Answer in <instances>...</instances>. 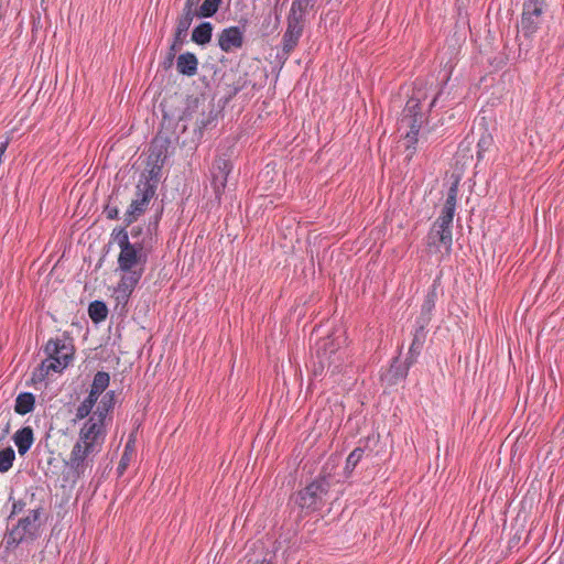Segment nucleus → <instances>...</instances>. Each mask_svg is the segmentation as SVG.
<instances>
[{
	"mask_svg": "<svg viewBox=\"0 0 564 564\" xmlns=\"http://www.w3.org/2000/svg\"><path fill=\"white\" fill-rule=\"evenodd\" d=\"M128 227H116L111 232V239L120 248L118 254V268L123 272L118 291L127 301L140 282L148 262V243L142 240L131 241L127 231Z\"/></svg>",
	"mask_w": 564,
	"mask_h": 564,
	"instance_id": "1",
	"label": "nucleus"
},
{
	"mask_svg": "<svg viewBox=\"0 0 564 564\" xmlns=\"http://www.w3.org/2000/svg\"><path fill=\"white\" fill-rule=\"evenodd\" d=\"M113 405V390H89L88 397L77 406L75 413V420H83L90 415L79 431L78 440L82 443L99 451L106 437L105 421Z\"/></svg>",
	"mask_w": 564,
	"mask_h": 564,
	"instance_id": "2",
	"label": "nucleus"
},
{
	"mask_svg": "<svg viewBox=\"0 0 564 564\" xmlns=\"http://www.w3.org/2000/svg\"><path fill=\"white\" fill-rule=\"evenodd\" d=\"M46 358L56 366L57 370L65 369L74 359V339L67 334L51 338L44 346Z\"/></svg>",
	"mask_w": 564,
	"mask_h": 564,
	"instance_id": "3",
	"label": "nucleus"
},
{
	"mask_svg": "<svg viewBox=\"0 0 564 564\" xmlns=\"http://www.w3.org/2000/svg\"><path fill=\"white\" fill-rule=\"evenodd\" d=\"M547 8L545 0H524L520 28L523 36H533L542 25L543 14Z\"/></svg>",
	"mask_w": 564,
	"mask_h": 564,
	"instance_id": "4",
	"label": "nucleus"
},
{
	"mask_svg": "<svg viewBox=\"0 0 564 564\" xmlns=\"http://www.w3.org/2000/svg\"><path fill=\"white\" fill-rule=\"evenodd\" d=\"M155 193V185H149L148 182H138L135 197L131 200L130 206L123 215V227L131 226L147 212Z\"/></svg>",
	"mask_w": 564,
	"mask_h": 564,
	"instance_id": "5",
	"label": "nucleus"
},
{
	"mask_svg": "<svg viewBox=\"0 0 564 564\" xmlns=\"http://www.w3.org/2000/svg\"><path fill=\"white\" fill-rule=\"evenodd\" d=\"M110 377L108 372L97 371L94 359H86L78 366V375L72 382L74 388H108Z\"/></svg>",
	"mask_w": 564,
	"mask_h": 564,
	"instance_id": "6",
	"label": "nucleus"
},
{
	"mask_svg": "<svg viewBox=\"0 0 564 564\" xmlns=\"http://www.w3.org/2000/svg\"><path fill=\"white\" fill-rule=\"evenodd\" d=\"M427 97L426 90L423 87L415 86L412 96L405 104L402 111V122H405L410 129H421L424 121H426V113L422 111V101Z\"/></svg>",
	"mask_w": 564,
	"mask_h": 564,
	"instance_id": "7",
	"label": "nucleus"
},
{
	"mask_svg": "<svg viewBox=\"0 0 564 564\" xmlns=\"http://www.w3.org/2000/svg\"><path fill=\"white\" fill-rule=\"evenodd\" d=\"M344 339L340 336L334 337L329 335L316 344V357L322 368L327 367L337 368L341 361V344Z\"/></svg>",
	"mask_w": 564,
	"mask_h": 564,
	"instance_id": "8",
	"label": "nucleus"
},
{
	"mask_svg": "<svg viewBox=\"0 0 564 564\" xmlns=\"http://www.w3.org/2000/svg\"><path fill=\"white\" fill-rule=\"evenodd\" d=\"M329 485L326 479H317L297 492L296 503L302 509L316 510L323 506Z\"/></svg>",
	"mask_w": 564,
	"mask_h": 564,
	"instance_id": "9",
	"label": "nucleus"
},
{
	"mask_svg": "<svg viewBox=\"0 0 564 564\" xmlns=\"http://www.w3.org/2000/svg\"><path fill=\"white\" fill-rule=\"evenodd\" d=\"M39 512L31 510L26 517L20 519L18 524L10 529L8 534V547L26 540H33L37 533Z\"/></svg>",
	"mask_w": 564,
	"mask_h": 564,
	"instance_id": "10",
	"label": "nucleus"
},
{
	"mask_svg": "<svg viewBox=\"0 0 564 564\" xmlns=\"http://www.w3.org/2000/svg\"><path fill=\"white\" fill-rule=\"evenodd\" d=\"M425 245L430 252H440L443 247L446 254H449L453 245L452 228H445L434 221L425 237Z\"/></svg>",
	"mask_w": 564,
	"mask_h": 564,
	"instance_id": "11",
	"label": "nucleus"
},
{
	"mask_svg": "<svg viewBox=\"0 0 564 564\" xmlns=\"http://www.w3.org/2000/svg\"><path fill=\"white\" fill-rule=\"evenodd\" d=\"M231 170L232 163L226 154L217 156L213 162L210 167L212 186L214 188L215 196L218 199L225 191L228 175L230 174Z\"/></svg>",
	"mask_w": 564,
	"mask_h": 564,
	"instance_id": "12",
	"label": "nucleus"
},
{
	"mask_svg": "<svg viewBox=\"0 0 564 564\" xmlns=\"http://www.w3.org/2000/svg\"><path fill=\"white\" fill-rule=\"evenodd\" d=\"M303 33V19L302 15L289 14L288 28L282 36V51L289 55L297 45L300 37Z\"/></svg>",
	"mask_w": 564,
	"mask_h": 564,
	"instance_id": "13",
	"label": "nucleus"
},
{
	"mask_svg": "<svg viewBox=\"0 0 564 564\" xmlns=\"http://www.w3.org/2000/svg\"><path fill=\"white\" fill-rule=\"evenodd\" d=\"M243 43V30L239 26L226 28L218 34V46L225 53L241 48Z\"/></svg>",
	"mask_w": 564,
	"mask_h": 564,
	"instance_id": "14",
	"label": "nucleus"
},
{
	"mask_svg": "<svg viewBox=\"0 0 564 564\" xmlns=\"http://www.w3.org/2000/svg\"><path fill=\"white\" fill-rule=\"evenodd\" d=\"M171 143L170 135L159 131L150 143L148 161L165 163Z\"/></svg>",
	"mask_w": 564,
	"mask_h": 564,
	"instance_id": "15",
	"label": "nucleus"
},
{
	"mask_svg": "<svg viewBox=\"0 0 564 564\" xmlns=\"http://www.w3.org/2000/svg\"><path fill=\"white\" fill-rule=\"evenodd\" d=\"M458 195V181L452 183L448 188L445 204L442 208L441 215L435 220L436 224L443 225L445 228H452L453 218L455 215Z\"/></svg>",
	"mask_w": 564,
	"mask_h": 564,
	"instance_id": "16",
	"label": "nucleus"
},
{
	"mask_svg": "<svg viewBox=\"0 0 564 564\" xmlns=\"http://www.w3.org/2000/svg\"><path fill=\"white\" fill-rule=\"evenodd\" d=\"M413 362L414 360L410 357L405 361L395 358L390 368L381 376L382 382L388 386L399 384L406 377L409 366Z\"/></svg>",
	"mask_w": 564,
	"mask_h": 564,
	"instance_id": "17",
	"label": "nucleus"
},
{
	"mask_svg": "<svg viewBox=\"0 0 564 564\" xmlns=\"http://www.w3.org/2000/svg\"><path fill=\"white\" fill-rule=\"evenodd\" d=\"M378 441H379V435L372 434L366 438L364 447H357L348 455V457L346 459V465H345V473L347 475H349L354 471V469L356 468V466L362 458L365 451L368 449L369 452H371L372 451L371 444H376V443H378Z\"/></svg>",
	"mask_w": 564,
	"mask_h": 564,
	"instance_id": "18",
	"label": "nucleus"
},
{
	"mask_svg": "<svg viewBox=\"0 0 564 564\" xmlns=\"http://www.w3.org/2000/svg\"><path fill=\"white\" fill-rule=\"evenodd\" d=\"M12 440L21 456L25 455L34 443V433L31 426H24L18 430Z\"/></svg>",
	"mask_w": 564,
	"mask_h": 564,
	"instance_id": "19",
	"label": "nucleus"
},
{
	"mask_svg": "<svg viewBox=\"0 0 564 564\" xmlns=\"http://www.w3.org/2000/svg\"><path fill=\"white\" fill-rule=\"evenodd\" d=\"M97 453L94 448H90L87 444L82 443L80 440L74 445L73 451L70 453V465L76 470L79 471L84 467V463L86 458Z\"/></svg>",
	"mask_w": 564,
	"mask_h": 564,
	"instance_id": "20",
	"label": "nucleus"
},
{
	"mask_svg": "<svg viewBox=\"0 0 564 564\" xmlns=\"http://www.w3.org/2000/svg\"><path fill=\"white\" fill-rule=\"evenodd\" d=\"M198 59L194 53L186 52L178 55L176 59V69L181 75L192 77L196 75Z\"/></svg>",
	"mask_w": 564,
	"mask_h": 564,
	"instance_id": "21",
	"label": "nucleus"
},
{
	"mask_svg": "<svg viewBox=\"0 0 564 564\" xmlns=\"http://www.w3.org/2000/svg\"><path fill=\"white\" fill-rule=\"evenodd\" d=\"M54 372H61L57 370L56 366L52 361H50L47 358H45L32 372V377L30 380H26V384H37L46 379H48V376Z\"/></svg>",
	"mask_w": 564,
	"mask_h": 564,
	"instance_id": "22",
	"label": "nucleus"
},
{
	"mask_svg": "<svg viewBox=\"0 0 564 564\" xmlns=\"http://www.w3.org/2000/svg\"><path fill=\"white\" fill-rule=\"evenodd\" d=\"M436 290L433 288L425 296L421 306L420 316L416 319L417 325H429L432 319V311L435 307Z\"/></svg>",
	"mask_w": 564,
	"mask_h": 564,
	"instance_id": "23",
	"label": "nucleus"
},
{
	"mask_svg": "<svg viewBox=\"0 0 564 564\" xmlns=\"http://www.w3.org/2000/svg\"><path fill=\"white\" fill-rule=\"evenodd\" d=\"M214 26L210 22H202L194 28L192 41L197 45H206L212 41Z\"/></svg>",
	"mask_w": 564,
	"mask_h": 564,
	"instance_id": "24",
	"label": "nucleus"
},
{
	"mask_svg": "<svg viewBox=\"0 0 564 564\" xmlns=\"http://www.w3.org/2000/svg\"><path fill=\"white\" fill-rule=\"evenodd\" d=\"M216 112L214 110V105H208V113L205 116V110H203V118L197 121V127L194 130V141H200L206 129H209L214 126L216 120Z\"/></svg>",
	"mask_w": 564,
	"mask_h": 564,
	"instance_id": "25",
	"label": "nucleus"
},
{
	"mask_svg": "<svg viewBox=\"0 0 564 564\" xmlns=\"http://www.w3.org/2000/svg\"><path fill=\"white\" fill-rule=\"evenodd\" d=\"M122 204L120 200V187L115 188L108 197V202L104 207V214L108 219L119 218V205Z\"/></svg>",
	"mask_w": 564,
	"mask_h": 564,
	"instance_id": "26",
	"label": "nucleus"
},
{
	"mask_svg": "<svg viewBox=\"0 0 564 564\" xmlns=\"http://www.w3.org/2000/svg\"><path fill=\"white\" fill-rule=\"evenodd\" d=\"M426 325H417L415 327V332L413 335V340L410 346L409 357L413 360H415L416 356L420 355L421 349L423 348V345L426 339V332H425Z\"/></svg>",
	"mask_w": 564,
	"mask_h": 564,
	"instance_id": "27",
	"label": "nucleus"
},
{
	"mask_svg": "<svg viewBox=\"0 0 564 564\" xmlns=\"http://www.w3.org/2000/svg\"><path fill=\"white\" fill-rule=\"evenodd\" d=\"M148 165L151 167L141 173L139 182H148L149 185H155L156 188L164 163L148 161Z\"/></svg>",
	"mask_w": 564,
	"mask_h": 564,
	"instance_id": "28",
	"label": "nucleus"
},
{
	"mask_svg": "<svg viewBox=\"0 0 564 564\" xmlns=\"http://www.w3.org/2000/svg\"><path fill=\"white\" fill-rule=\"evenodd\" d=\"M35 398L30 392L20 393L15 400L14 410L18 414L24 415L33 411Z\"/></svg>",
	"mask_w": 564,
	"mask_h": 564,
	"instance_id": "29",
	"label": "nucleus"
},
{
	"mask_svg": "<svg viewBox=\"0 0 564 564\" xmlns=\"http://www.w3.org/2000/svg\"><path fill=\"white\" fill-rule=\"evenodd\" d=\"M88 315L95 323H101L107 318L108 307L102 301H93L88 306Z\"/></svg>",
	"mask_w": 564,
	"mask_h": 564,
	"instance_id": "30",
	"label": "nucleus"
},
{
	"mask_svg": "<svg viewBox=\"0 0 564 564\" xmlns=\"http://www.w3.org/2000/svg\"><path fill=\"white\" fill-rule=\"evenodd\" d=\"M223 0H204L203 3L195 10L198 18H213L219 10Z\"/></svg>",
	"mask_w": 564,
	"mask_h": 564,
	"instance_id": "31",
	"label": "nucleus"
},
{
	"mask_svg": "<svg viewBox=\"0 0 564 564\" xmlns=\"http://www.w3.org/2000/svg\"><path fill=\"white\" fill-rule=\"evenodd\" d=\"M194 17H196L195 12H188L183 10L182 14L176 20L175 32L187 36V32L193 22Z\"/></svg>",
	"mask_w": 564,
	"mask_h": 564,
	"instance_id": "32",
	"label": "nucleus"
},
{
	"mask_svg": "<svg viewBox=\"0 0 564 564\" xmlns=\"http://www.w3.org/2000/svg\"><path fill=\"white\" fill-rule=\"evenodd\" d=\"M421 129L415 130V128L410 129V131L405 135L406 144H405V152H406V159H411L414 153L416 152V144H417V135Z\"/></svg>",
	"mask_w": 564,
	"mask_h": 564,
	"instance_id": "33",
	"label": "nucleus"
},
{
	"mask_svg": "<svg viewBox=\"0 0 564 564\" xmlns=\"http://www.w3.org/2000/svg\"><path fill=\"white\" fill-rule=\"evenodd\" d=\"M315 0H294L292 2L290 14L304 15L308 8L314 7Z\"/></svg>",
	"mask_w": 564,
	"mask_h": 564,
	"instance_id": "34",
	"label": "nucleus"
},
{
	"mask_svg": "<svg viewBox=\"0 0 564 564\" xmlns=\"http://www.w3.org/2000/svg\"><path fill=\"white\" fill-rule=\"evenodd\" d=\"M14 458L15 453L12 447L2 448V473L12 467Z\"/></svg>",
	"mask_w": 564,
	"mask_h": 564,
	"instance_id": "35",
	"label": "nucleus"
},
{
	"mask_svg": "<svg viewBox=\"0 0 564 564\" xmlns=\"http://www.w3.org/2000/svg\"><path fill=\"white\" fill-rule=\"evenodd\" d=\"M130 236L132 238V241L142 240L147 242V236L151 239V232L150 227H148L147 232L144 231V228L140 225L133 226L130 230Z\"/></svg>",
	"mask_w": 564,
	"mask_h": 564,
	"instance_id": "36",
	"label": "nucleus"
},
{
	"mask_svg": "<svg viewBox=\"0 0 564 564\" xmlns=\"http://www.w3.org/2000/svg\"><path fill=\"white\" fill-rule=\"evenodd\" d=\"M186 42V35L174 32L173 42L170 46V51L176 53L182 50V46Z\"/></svg>",
	"mask_w": 564,
	"mask_h": 564,
	"instance_id": "37",
	"label": "nucleus"
},
{
	"mask_svg": "<svg viewBox=\"0 0 564 564\" xmlns=\"http://www.w3.org/2000/svg\"><path fill=\"white\" fill-rule=\"evenodd\" d=\"M176 53L169 50L164 61L162 62V67L166 70L171 68L174 64Z\"/></svg>",
	"mask_w": 564,
	"mask_h": 564,
	"instance_id": "38",
	"label": "nucleus"
},
{
	"mask_svg": "<svg viewBox=\"0 0 564 564\" xmlns=\"http://www.w3.org/2000/svg\"><path fill=\"white\" fill-rule=\"evenodd\" d=\"M128 447H129V445L126 446V452L122 455V457L120 459V463H119V466H118V470L120 471V474H122L123 470L127 468V465H128V462H129V457H128V454H127Z\"/></svg>",
	"mask_w": 564,
	"mask_h": 564,
	"instance_id": "39",
	"label": "nucleus"
},
{
	"mask_svg": "<svg viewBox=\"0 0 564 564\" xmlns=\"http://www.w3.org/2000/svg\"><path fill=\"white\" fill-rule=\"evenodd\" d=\"M489 143V141L486 139V138H481L479 141H478V152H477V156H478V160H480L482 158V151L486 150V145Z\"/></svg>",
	"mask_w": 564,
	"mask_h": 564,
	"instance_id": "40",
	"label": "nucleus"
},
{
	"mask_svg": "<svg viewBox=\"0 0 564 564\" xmlns=\"http://www.w3.org/2000/svg\"><path fill=\"white\" fill-rule=\"evenodd\" d=\"M200 0H186L183 8L184 11L195 12L194 7L199 3Z\"/></svg>",
	"mask_w": 564,
	"mask_h": 564,
	"instance_id": "41",
	"label": "nucleus"
},
{
	"mask_svg": "<svg viewBox=\"0 0 564 564\" xmlns=\"http://www.w3.org/2000/svg\"><path fill=\"white\" fill-rule=\"evenodd\" d=\"M247 564H273L271 557L263 556L262 558L249 560Z\"/></svg>",
	"mask_w": 564,
	"mask_h": 564,
	"instance_id": "42",
	"label": "nucleus"
},
{
	"mask_svg": "<svg viewBox=\"0 0 564 564\" xmlns=\"http://www.w3.org/2000/svg\"><path fill=\"white\" fill-rule=\"evenodd\" d=\"M442 95L443 90L441 89L430 102V110L438 104L440 99L442 98Z\"/></svg>",
	"mask_w": 564,
	"mask_h": 564,
	"instance_id": "43",
	"label": "nucleus"
},
{
	"mask_svg": "<svg viewBox=\"0 0 564 564\" xmlns=\"http://www.w3.org/2000/svg\"><path fill=\"white\" fill-rule=\"evenodd\" d=\"M191 108L192 106H188L187 109L183 112V116L180 118L181 120L188 119L191 117Z\"/></svg>",
	"mask_w": 564,
	"mask_h": 564,
	"instance_id": "44",
	"label": "nucleus"
},
{
	"mask_svg": "<svg viewBox=\"0 0 564 564\" xmlns=\"http://www.w3.org/2000/svg\"><path fill=\"white\" fill-rule=\"evenodd\" d=\"M7 145H8L7 141L4 143H2V148H1L2 154L6 152Z\"/></svg>",
	"mask_w": 564,
	"mask_h": 564,
	"instance_id": "45",
	"label": "nucleus"
},
{
	"mask_svg": "<svg viewBox=\"0 0 564 564\" xmlns=\"http://www.w3.org/2000/svg\"><path fill=\"white\" fill-rule=\"evenodd\" d=\"M198 102H199V101H198V99H197V98H196V99H194V100H193V106L197 108V107H198Z\"/></svg>",
	"mask_w": 564,
	"mask_h": 564,
	"instance_id": "46",
	"label": "nucleus"
},
{
	"mask_svg": "<svg viewBox=\"0 0 564 564\" xmlns=\"http://www.w3.org/2000/svg\"><path fill=\"white\" fill-rule=\"evenodd\" d=\"M282 1H283V0H276V3L282 2ZM276 7H278V4H275V8H276Z\"/></svg>",
	"mask_w": 564,
	"mask_h": 564,
	"instance_id": "47",
	"label": "nucleus"
},
{
	"mask_svg": "<svg viewBox=\"0 0 564 564\" xmlns=\"http://www.w3.org/2000/svg\"><path fill=\"white\" fill-rule=\"evenodd\" d=\"M282 1H283V0H276V3L282 2ZM276 7H278V4H275V8H276Z\"/></svg>",
	"mask_w": 564,
	"mask_h": 564,
	"instance_id": "48",
	"label": "nucleus"
}]
</instances>
